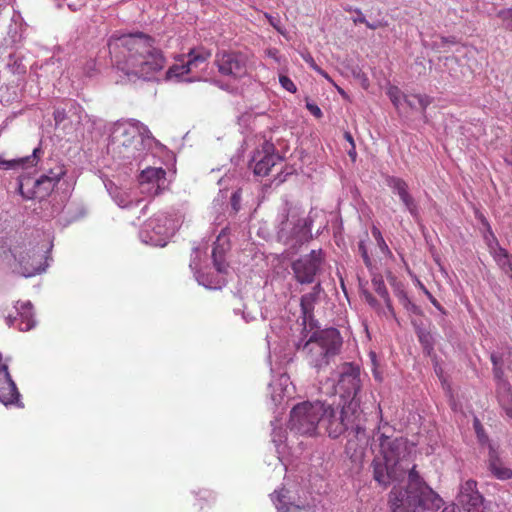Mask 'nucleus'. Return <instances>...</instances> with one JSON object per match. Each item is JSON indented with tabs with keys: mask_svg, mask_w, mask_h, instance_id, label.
<instances>
[{
	"mask_svg": "<svg viewBox=\"0 0 512 512\" xmlns=\"http://www.w3.org/2000/svg\"><path fill=\"white\" fill-rule=\"evenodd\" d=\"M115 65L127 77L154 79L166 64L162 51L154 40L144 34H126L113 38L108 43Z\"/></svg>",
	"mask_w": 512,
	"mask_h": 512,
	"instance_id": "f257e3e1",
	"label": "nucleus"
},
{
	"mask_svg": "<svg viewBox=\"0 0 512 512\" xmlns=\"http://www.w3.org/2000/svg\"><path fill=\"white\" fill-rule=\"evenodd\" d=\"M155 142L146 125L135 119L118 122L107 146L115 165L132 171L139 168Z\"/></svg>",
	"mask_w": 512,
	"mask_h": 512,
	"instance_id": "f03ea898",
	"label": "nucleus"
},
{
	"mask_svg": "<svg viewBox=\"0 0 512 512\" xmlns=\"http://www.w3.org/2000/svg\"><path fill=\"white\" fill-rule=\"evenodd\" d=\"M223 211L224 195L223 190L219 189L218 195L213 199L211 205V213L214 216L213 234L215 235V240H213L212 244L211 257L217 274L214 276L210 275V273L202 272V251L199 246L193 247L189 263V268L193 272L194 278L198 284L211 290L221 289V274L224 267V242L222 241V237L224 236V226L222 225L224 221Z\"/></svg>",
	"mask_w": 512,
	"mask_h": 512,
	"instance_id": "7ed1b4c3",
	"label": "nucleus"
},
{
	"mask_svg": "<svg viewBox=\"0 0 512 512\" xmlns=\"http://www.w3.org/2000/svg\"><path fill=\"white\" fill-rule=\"evenodd\" d=\"M359 405L360 401L353 399L337 410L324 403V415L321 420V426L332 438L351 430L353 438H349L346 444V452L351 454V457L362 454L368 441L366 431L359 423Z\"/></svg>",
	"mask_w": 512,
	"mask_h": 512,
	"instance_id": "20e7f679",
	"label": "nucleus"
},
{
	"mask_svg": "<svg viewBox=\"0 0 512 512\" xmlns=\"http://www.w3.org/2000/svg\"><path fill=\"white\" fill-rule=\"evenodd\" d=\"M381 457L373 462V475L380 485L388 486L404 478L408 466L403 463L407 455V440L403 437H390L381 434L378 437Z\"/></svg>",
	"mask_w": 512,
	"mask_h": 512,
	"instance_id": "39448f33",
	"label": "nucleus"
},
{
	"mask_svg": "<svg viewBox=\"0 0 512 512\" xmlns=\"http://www.w3.org/2000/svg\"><path fill=\"white\" fill-rule=\"evenodd\" d=\"M342 346V337L336 328L314 332L302 347L306 362L313 368L321 370L329 365Z\"/></svg>",
	"mask_w": 512,
	"mask_h": 512,
	"instance_id": "423d86ee",
	"label": "nucleus"
},
{
	"mask_svg": "<svg viewBox=\"0 0 512 512\" xmlns=\"http://www.w3.org/2000/svg\"><path fill=\"white\" fill-rule=\"evenodd\" d=\"M442 499L428 486L415 487L411 490L393 487L389 493L391 512H417L419 510H438Z\"/></svg>",
	"mask_w": 512,
	"mask_h": 512,
	"instance_id": "0eeeda50",
	"label": "nucleus"
},
{
	"mask_svg": "<svg viewBox=\"0 0 512 512\" xmlns=\"http://www.w3.org/2000/svg\"><path fill=\"white\" fill-rule=\"evenodd\" d=\"M181 225V216L174 210L160 211L149 218L139 231L141 242L164 247Z\"/></svg>",
	"mask_w": 512,
	"mask_h": 512,
	"instance_id": "6e6552de",
	"label": "nucleus"
},
{
	"mask_svg": "<svg viewBox=\"0 0 512 512\" xmlns=\"http://www.w3.org/2000/svg\"><path fill=\"white\" fill-rule=\"evenodd\" d=\"M50 247L45 241L41 245L22 243L14 246L11 253L19 266L18 272L27 278L45 271Z\"/></svg>",
	"mask_w": 512,
	"mask_h": 512,
	"instance_id": "1a4fd4ad",
	"label": "nucleus"
},
{
	"mask_svg": "<svg viewBox=\"0 0 512 512\" xmlns=\"http://www.w3.org/2000/svg\"><path fill=\"white\" fill-rule=\"evenodd\" d=\"M324 402L304 401L295 405L290 412L289 428L301 435L313 436L321 426Z\"/></svg>",
	"mask_w": 512,
	"mask_h": 512,
	"instance_id": "9d476101",
	"label": "nucleus"
},
{
	"mask_svg": "<svg viewBox=\"0 0 512 512\" xmlns=\"http://www.w3.org/2000/svg\"><path fill=\"white\" fill-rule=\"evenodd\" d=\"M321 250H312L292 263L295 279L301 284H311L323 263Z\"/></svg>",
	"mask_w": 512,
	"mask_h": 512,
	"instance_id": "9b49d317",
	"label": "nucleus"
},
{
	"mask_svg": "<svg viewBox=\"0 0 512 512\" xmlns=\"http://www.w3.org/2000/svg\"><path fill=\"white\" fill-rule=\"evenodd\" d=\"M210 56V52L202 48L190 50L188 60L185 63L173 65L167 70L166 79H176L185 82L194 81L195 79L192 78H184V75L201 70Z\"/></svg>",
	"mask_w": 512,
	"mask_h": 512,
	"instance_id": "f8f14e48",
	"label": "nucleus"
},
{
	"mask_svg": "<svg viewBox=\"0 0 512 512\" xmlns=\"http://www.w3.org/2000/svg\"><path fill=\"white\" fill-rule=\"evenodd\" d=\"M482 224L487 228V235L485 239L489 248V252L492 255L494 261L498 267L512 279V254L505 248L499 245L497 238L495 237L491 226L484 216L480 218Z\"/></svg>",
	"mask_w": 512,
	"mask_h": 512,
	"instance_id": "ddd939ff",
	"label": "nucleus"
},
{
	"mask_svg": "<svg viewBox=\"0 0 512 512\" xmlns=\"http://www.w3.org/2000/svg\"><path fill=\"white\" fill-rule=\"evenodd\" d=\"M166 172L162 168L147 167L139 175L141 193L148 196L159 195L165 185Z\"/></svg>",
	"mask_w": 512,
	"mask_h": 512,
	"instance_id": "4468645a",
	"label": "nucleus"
},
{
	"mask_svg": "<svg viewBox=\"0 0 512 512\" xmlns=\"http://www.w3.org/2000/svg\"><path fill=\"white\" fill-rule=\"evenodd\" d=\"M19 398L20 394L15 382L11 378L8 365L3 362L2 354L0 353V402L5 406L16 405L23 407Z\"/></svg>",
	"mask_w": 512,
	"mask_h": 512,
	"instance_id": "2eb2a0df",
	"label": "nucleus"
},
{
	"mask_svg": "<svg viewBox=\"0 0 512 512\" xmlns=\"http://www.w3.org/2000/svg\"><path fill=\"white\" fill-rule=\"evenodd\" d=\"M337 387L339 391H343L345 397L358 400L356 396L361 387L359 367L349 363L344 364Z\"/></svg>",
	"mask_w": 512,
	"mask_h": 512,
	"instance_id": "dca6fc26",
	"label": "nucleus"
},
{
	"mask_svg": "<svg viewBox=\"0 0 512 512\" xmlns=\"http://www.w3.org/2000/svg\"><path fill=\"white\" fill-rule=\"evenodd\" d=\"M64 167L57 166L50 169L48 174H42L34 183V191L32 195H27V198H45L54 189L56 184L65 175Z\"/></svg>",
	"mask_w": 512,
	"mask_h": 512,
	"instance_id": "f3484780",
	"label": "nucleus"
},
{
	"mask_svg": "<svg viewBox=\"0 0 512 512\" xmlns=\"http://www.w3.org/2000/svg\"><path fill=\"white\" fill-rule=\"evenodd\" d=\"M64 167L57 166L50 169L48 174H42L34 183V191L32 195H27V198H45L54 189L56 184L65 175Z\"/></svg>",
	"mask_w": 512,
	"mask_h": 512,
	"instance_id": "a211bd4d",
	"label": "nucleus"
},
{
	"mask_svg": "<svg viewBox=\"0 0 512 512\" xmlns=\"http://www.w3.org/2000/svg\"><path fill=\"white\" fill-rule=\"evenodd\" d=\"M458 502L467 512H483L480 511L483 497L477 490L476 481L470 479L460 486Z\"/></svg>",
	"mask_w": 512,
	"mask_h": 512,
	"instance_id": "6ab92c4d",
	"label": "nucleus"
},
{
	"mask_svg": "<svg viewBox=\"0 0 512 512\" xmlns=\"http://www.w3.org/2000/svg\"><path fill=\"white\" fill-rule=\"evenodd\" d=\"M15 309L16 316L8 315L5 319L8 326H14L19 331H29L35 327L36 321L30 301L21 303L20 306H15Z\"/></svg>",
	"mask_w": 512,
	"mask_h": 512,
	"instance_id": "aec40b11",
	"label": "nucleus"
},
{
	"mask_svg": "<svg viewBox=\"0 0 512 512\" xmlns=\"http://www.w3.org/2000/svg\"><path fill=\"white\" fill-rule=\"evenodd\" d=\"M387 185L392 189L394 193H396L406 209L413 217H417L418 215V206L412 197V195L408 191V184L399 177L390 176L386 180Z\"/></svg>",
	"mask_w": 512,
	"mask_h": 512,
	"instance_id": "412c9836",
	"label": "nucleus"
},
{
	"mask_svg": "<svg viewBox=\"0 0 512 512\" xmlns=\"http://www.w3.org/2000/svg\"><path fill=\"white\" fill-rule=\"evenodd\" d=\"M255 165L253 171L258 176H268L273 173L274 170L278 172L282 171L283 158L278 154L267 153L262 158H254Z\"/></svg>",
	"mask_w": 512,
	"mask_h": 512,
	"instance_id": "4be33fe9",
	"label": "nucleus"
},
{
	"mask_svg": "<svg viewBox=\"0 0 512 512\" xmlns=\"http://www.w3.org/2000/svg\"><path fill=\"white\" fill-rule=\"evenodd\" d=\"M488 469L499 480L512 479V469L505 466L497 450L489 444Z\"/></svg>",
	"mask_w": 512,
	"mask_h": 512,
	"instance_id": "5701e85b",
	"label": "nucleus"
},
{
	"mask_svg": "<svg viewBox=\"0 0 512 512\" xmlns=\"http://www.w3.org/2000/svg\"><path fill=\"white\" fill-rule=\"evenodd\" d=\"M321 291L320 283H317L311 292L304 294L300 300V307L302 313L303 324L306 325L307 322L311 321L314 316V307L319 298V293Z\"/></svg>",
	"mask_w": 512,
	"mask_h": 512,
	"instance_id": "b1692460",
	"label": "nucleus"
},
{
	"mask_svg": "<svg viewBox=\"0 0 512 512\" xmlns=\"http://www.w3.org/2000/svg\"><path fill=\"white\" fill-rule=\"evenodd\" d=\"M39 153H41V149L37 147L34 148L32 155L30 156L10 160H5L0 157V168L4 170H19L33 167L37 163Z\"/></svg>",
	"mask_w": 512,
	"mask_h": 512,
	"instance_id": "393cba45",
	"label": "nucleus"
},
{
	"mask_svg": "<svg viewBox=\"0 0 512 512\" xmlns=\"http://www.w3.org/2000/svg\"><path fill=\"white\" fill-rule=\"evenodd\" d=\"M247 72V58L241 53L226 54V75L241 78Z\"/></svg>",
	"mask_w": 512,
	"mask_h": 512,
	"instance_id": "a878e982",
	"label": "nucleus"
},
{
	"mask_svg": "<svg viewBox=\"0 0 512 512\" xmlns=\"http://www.w3.org/2000/svg\"><path fill=\"white\" fill-rule=\"evenodd\" d=\"M405 102L412 109H421L422 111L426 110V108L431 104L432 99L424 94H415L410 96H405Z\"/></svg>",
	"mask_w": 512,
	"mask_h": 512,
	"instance_id": "bb28decb",
	"label": "nucleus"
},
{
	"mask_svg": "<svg viewBox=\"0 0 512 512\" xmlns=\"http://www.w3.org/2000/svg\"><path fill=\"white\" fill-rule=\"evenodd\" d=\"M416 334L419 342L423 346L424 351L430 355L434 349V340L432 334L420 327H416Z\"/></svg>",
	"mask_w": 512,
	"mask_h": 512,
	"instance_id": "cd10ccee",
	"label": "nucleus"
},
{
	"mask_svg": "<svg viewBox=\"0 0 512 512\" xmlns=\"http://www.w3.org/2000/svg\"><path fill=\"white\" fill-rule=\"evenodd\" d=\"M396 296L400 302V304L410 313L421 315L422 310L419 306H417L415 303H413L410 298L408 297L405 290H397Z\"/></svg>",
	"mask_w": 512,
	"mask_h": 512,
	"instance_id": "c85d7f7f",
	"label": "nucleus"
},
{
	"mask_svg": "<svg viewBox=\"0 0 512 512\" xmlns=\"http://www.w3.org/2000/svg\"><path fill=\"white\" fill-rule=\"evenodd\" d=\"M112 197H113L115 203L121 208H129V207L133 206L134 204L135 205L138 204V201L134 202L133 199L131 198V195L128 192L123 191V190L116 189L112 193Z\"/></svg>",
	"mask_w": 512,
	"mask_h": 512,
	"instance_id": "c756f323",
	"label": "nucleus"
},
{
	"mask_svg": "<svg viewBox=\"0 0 512 512\" xmlns=\"http://www.w3.org/2000/svg\"><path fill=\"white\" fill-rule=\"evenodd\" d=\"M375 291L377 292V294L384 299L385 301V304L389 310V312L391 313V315L393 317H395V311H394V308L392 306V303H391V299L389 297V293L387 291V288L384 284L383 281H379V282H376L375 283Z\"/></svg>",
	"mask_w": 512,
	"mask_h": 512,
	"instance_id": "7c9ffc66",
	"label": "nucleus"
},
{
	"mask_svg": "<svg viewBox=\"0 0 512 512\" xmlns=\"http://www.w3.org/2000/svg\"><path fill=\"white\" fill-rule=\"evenodd\" d=\"M498 400L501 405V407H504V403H511L512 402V390L511 387L506 383L502 382L500 383L498 387Z\"/></svg>",
	"mask_w": 512,
	"mask_h": 512,
	"instance_id": "2f4dec72",
	"label": "nucleus"
},
{
	"mask_svg": "<svg viewBox=\"0 0 512 512\" xmlns=\"http://www.w3.org/2000/svg\"><path fill=\"white\" fill-rule=\"evenodd\" d=\"M498 400L501 405V407H504V403H511L512 402V390L511 387L506 383L502 382L500 383L498 387Z\"/></svg>",
	"mask_w": 512,
	"mask_h": 512,
	"instance_id": "473e14b6",
	"label": "nucleus"
},
{
	"mask_svg": "<svg viewBox=\"0 0 512 512\" xmlns=\"http://www.w3.org/2000/svg\"><path fill=\"white\" fill-rule=\"evenodd\" d=\"M371 233H372L373 237L375 238L377 245H378L379 249L381 250V252L384 254H391L390 249H389L388 245L386 244L381 231L377 227L373 226L371 229Z\"/></svg>",
	"mask_w": 512,
	"mask_h": 512,
	"instance_id": "72a5a7b5",
	"label": "nucleus"
},
{
	"mask_svg": "<svg viewBox=\"0 0 512 512\" xmlns=\"http://www.w3.org/2000/svg\"><path fill=\"white\" fill-rule=\"evenodd\" d=\"M302 58L303 60L314 70L316 71L318 74H320L321 76H323L325 79H327L328 81L332 82V79L330 78V76L327 74V72H325L323 69H321L315 62L314 58L311 56L310 53H305V54H302Z\"/></svg>",
	"mask_w": 512,
	"mask_h": 512,
	"instance_id": "f704fd0d",
	"label": "nucleus"
},
{
	"mask_svg": "<svg viewBox=\"0 0 512 512\" xmlns=\"http://www.w3.org/2000/svg\"><path fill=\"white\" fill-rule=\"evenodd\" d=\"M473 427L479 442L482 444L487 443L489 441L488 435L486 434L485 429L478 418L474 419Z\"/></svg>",
	"mask_w": 512,
	"mask_h": 512,
	"instance_id": "c9c22d12",
	"label": "nucleus"
},
{
	"mask_svg": "<svg viewBox=\"0 0 512 512\" xmlns=\"http://www.w3.org/2000/svg\"><path fill=\"white\" fill-rule=\"evenodd\" d=\"M412 486H415V487L427 486L424 482H422L420 480V477L415 470V466H413L411 468V470L409 471V483H408L406 489L411 490Z\"/></svg>",
	"mask_w": 512,
	"mask_h": 512,
	"instance_id": "e433bc0d",
	"label": "nucleus"
},
{
	"mask_svg": "<svg viewBox=\"0 0 512 512\" xmlns=\"http://www.w3.org/2000/svg\"><path fill=\"white\" fill-rule=\"evenodd\" d=\"M387 95H388L389 99L391 100V102L393 103V105L396 108H398V106L400 104V99L402 96L401 90L397 86H390L387 89Z\"/></svg>",
	"mask_w": 512,
	"mask_h": 512,
	"instance_id": "4c0bfd02",
	"label": "nucleus"
},
{
	"mask_svg": "<svg viewBox=\"0 0 512 512\" xmlns=\"http://www.w3.org/2000/svg\"><path fill=\"white\" fill-rule=\"evenodd\" d=\"M279 82L281 84V86L291 92V93H295L297 91V87L296 85L294 84V82L286 75H280L279 76Z\"/></svg>",
	"mask_w": 512,
	"mask_h": 512,
	"instance_id": "58836bf2",
	"label": "nucleus"
},
{
	"mask_svg": "<svg viewBox=\"0 0 512 512\" xmlns=\"http://www.w3.org/2000/svg\"><path fill=\"white\" fill-rule=\"evenodd\" d=\"M498 17L503 21L506 28L512 30V8L499 11Z\"/></svg>",
	"mask_w": 512,
	"mask_h": 512,
	"instance_id": "ea45409f",
	"label": "nucleus"
},
{
	"mask_svg": "<svg viewBox=\"0 0 512 512\" xmlns=\"http://www.w3.org/2000/svg\"><path fill=\"white\" fill-rule=\"evenodd\" d=\"M358 250L363 258L365 265L369 268L372 266L371 258L368 255V251L364 241H360L358 244Z\"/></svg>",
	"mask_w": 512,
	"mask_h": 512,
	"instance_id": "a19ab883",
	"label": "nucleus"
},
{
	"mask_svg": "<svg viewBox=\"0 0 512 512\" xmlns=\"http://www.w3.org/2000/svg\"><path fill=\"white\" fill-rule=\"evenodd\" d=\"M240 202H241V191L237 190L231 195L230 204L234 213H237L240 210Z\"/></svg>",
	"mask_w": 512,
	"mask_h": 512,
	"instance_id": "79ce46f5",
	"label": "nucleus"
},
{
	"mask_svg": "<svg viewBox=\"0 0 512 512\" xmlns=\"http://www.w3.org/2000/svg\"><path fill=\"white\" fill-rule=\"evenodd\" d=\"M306 108L316 118H321L323 116V113H322L321 109L316 104H314V103H311V102L307 101L306 102Z\"/></svg>",
	"mask_w": 512,
	"mask_h": 512,
	"instance_id": "37998d69",
	"label": "nucleus"
},
{
	"mask_svg": "<svg viewBox=\"0 0 512 512\" xmlns=\"http://www.w3.org/2000/svg\"><path fill=\"white\" fill-rule=\"evenodd\" d=\"M425 295L427 296L429 301L432 303V305L438 311H440L442 314H446V310L444 309V307L438 302V300L429 291H425Z\"/></svg>",
	"mask_w": 512,
	"mask_h": 512,
	"instance_id": "c03bdc74",
	"label": "nucleus"
},
{
	"mask_svg": "<svg viewBox=\"0 0 512 512\" xmlns=\"http://www.w3.org/2000/svg\"><path fill=\"white\" fill-rule=\"evenodd\" d=\"M264 15L268 19L270 25H272L279 33H283L280 27V19L278 17H274L268 13H265Z\"/></svg>",
	"mask_w": 512,
	"mask_h": 512,
	"instance_id": "a18cd8bd",
	"label": "nucleus"
},
{
	"mask_svg": "<svg viewBox=\"0 0 512 512\" xmlns=\"http://www.w3.org/2000/svg\"><path fill=\"white\" fill-rule=\"evenodd\" d=\"M53 115L56 124L62 123L67 118L65 110L60 108L55 109Z\"/></svg>",
	"mask_w": 512,
	"mask_h": 512,
	"instance_id": "49530a36",
	"label": "nucleus"
},
{
	"mask_svg": "<svg viewBox=\"0 0 512 512\" xmlns=\"http://www.w3.org/2000/svg\"><path fill=\"white\" fill-rule=\"evenodd\" d=\"M266 55L268 57L272 58L273 60H275L276 62L280 61V59H279V51L276 48L267 49L266 50Z\"/></svg>",
	"mask_w": 512,
	"mask_h": 512,
	"instance_id": "de8ad7c7",
	"label": "nucleus"
},
{
	"mask_svg": "<svg viewBox=\"0 0 512 512\" xmlns=\"http://www.w3.org/2000/svg\"><path fill=\"white\" fill-rule=\"evenodd\" d=\"M491 360H492L493 365H494L495 377L498 378V379H501V377H502V370L497 367V357L495 355H492L491 356Z\"/></svg>",
	"mask_w": 512,
	"mask_h": 512,
	"instance_id": "09e8293b",
	"label": "nucleus"
},
{
	"mask_svg": "<svg viewBox=\"0 0 512 512\" xmlns=\"http://www.w3.org/2000/svg\"><path fill=\"white\" fill-rule=\"evenodd\" d=\"M355 12L358 14V17L355 18L353 21L355 24L357 23H361V24H367V20L365 18V16L362 14L361 10L360 9H356Z\"/></svg>",
	"mask_w": 512,
	"mask_h": 512,
	"instance_id": "8fccbe9b",
	"label": "nucleus"
},
{
	"mask_svg": "<svg viewBox=\"0 0 512 512\" xmlns=\"http://www.w3.org/2000/svg\"><path fill=\"white\" fill-rule=\"evenodd\" d=\"M412 278L415 286L418 287L424 294L425 291H429L417 276L413 275Z\"/></svg>",
	"mask_w": 512,
	"mask_h": 512,
	"instance_id": "3c124183",
	"label": "nucleus"
},
{
	"mask_svg": "<svg viewBox=\"0 0 512 512\" xmlns=\"http://www.w3.org/2000/svg\"><path fill=\"white\" fill-rule=\"evenodd\" d=\"M440 41H441V44H439L438 47H442L446 44H456L455 37H449V38L440 37Z\"/></svg>",
	"mask_w": 512,
	"mask_h": 512,
	"instance_id": "603ef678",
	"label": "nucleus"
},
{
	"mask_svg": "<svg viewBox=\"0 0 512 512\" xmlns=\"http://www.w3.org/2000/svg\"><path fill=\"white\" fill-rule=\"evenodd\" d=\"M347 152H348V155L351 158L352 162H355L356 158H357L356 146L351 145L350 149Z\"/></svg>",
	"mask_w": 512,
	"mask_h": 512,
	"instance_id": "864d4df0",
	"label": "nucleus"
},
{
	"mask_svg": "<svg viewBox=\"0 0 512 512\" xmlns=\"http://www.w3.org/2000/svg\"><path fill=\"white\" fill-rule=\"evenodd\" d=\"M504 411L506 412V415L510 418H512V402L511 403H504V407H502Z\"/></svg>",
	"mask_w": 512,
	"mask_h": 512,
	"instance_id": "5fc2aeb1",
	"label": "nucleus"
},
{
	"mask_svg": "<svg viewBox=\"0 0 512 512\" xmlns=\"http://www.w3.org/2000/svg\"><path fill=\"white\" fill-rule=\"evenodd\" d=\"M344 138H345V140H346L347 142H349L350 146H351V145H355V142H354L353 136L351 135V133H350V132H347V131H346V132L344 133Z\"/></svg>",
	"mask_w": 512,
	"mask_h": 512,
	"instance_id": "6e6d98bb",
	"label": "nucleus"
},
{
	"mask_svg": "<svg viewBox=\"0 0 512 512\" xmlns=\"http://www.w3.org/2000/svg\"><path fill=\"white\" fill-rule=\"evenodd\" d=\"M281 496H282V494H281V493H277V494H276V493L274 492V493L272 494V500H273V502L275 503V498H277V501H278L279 503H281V502H282V500H281Z\"/></svg>",
	"mask_w": 512,
	"mask_h": 512,
	"instance_id": "4d7b16f0",
	"label": "nucleus"
},
{
	"mask_svg": "<svg viewBox=\"0 0 512 512\" xmlns=\"http://www.w3.org/2000/svg\"><path fill=\"white\" fill-rule=\"evenodd\" d=\"M366 26L369 28V29H372V30H375L378 28V24H374V23H370V22H367Z\"/></svg>",
	"mask_w": 512,
	"mask_h": 512,
	"instance_id": "13d9d810",
	"label": "nucleus"
},
{
	"mask_svg": "<svg viewBox=\"0 0 512 512\" xmlns=\"http://www.w3.org/2000/svg\"><path fill=\"white\" fill-rule=\"evenodd\" d=\"M367 301H368L371 305H374V303H375V299H374L371 295H368V296H367Z\"/></svg>",
	"mask_w": 512,
	"mask_h": 512,
	"instance_id": "bf43d9fd",
	"label": "nucleus"
},
{
	"mask_svg": "<svg viewBox=\"0 0 512 512\" xmlns=\"http://www.w3.org/2000/svg\"><path fill=\"white\" fill-rule=\"evenodd\" d=\"M217 64H218L219 71L222 73L224 71V65L221 64L219 61H217Z\"/></svg>",
	"mask_w": 512,
	"mask_h": 512,
	"instance_id": "052dcab7",
	"label": "nucleus"
},
{
	"mask_svg": "<svg viewBox=\"0 0 512 512\" xmlns=\"http://www.w3.org/2000/svg\"><path fill=\"white\" fill-rule=\"evenodd\" d=\"M277 508H278V510H280L281 512H287V510H288V509H287V508H285L284 506H280V505H278V504H277Z\"/></svg>",
	"mask_w": 512,
	"mask_h": 512,
	"instance_id": "680f3d73",
	"label": "nucleus"
},
{
	"mask_svg": "<svg viewBox=\"0 0 512 512\" xmlns=\"http://www.w3.org/2000/svg\"><path fill=\"white\" fill-rule=\"evenodd\" d=\"M337 90H338V92H339L341 95H343V96L345 95V92H344V90H343L342 88H340V87H338V86H337Z\"/></svg>",
	"mask_w": 512,
	"mask_h": 512,
	"instance_id": "e2e57ef3",
	"label": "nucleus"
},
{
	"mask_svg": "<svg viewBox=\"0 0 512 512\" xmlns=\"http://www.w3.org/2000/svg\"><path fill=\"white\" fill-rule=\"evenodd\" d=\"M22 189H23V184L21 183V184H20V191H21L22 195H24V192H23V190H22Z\"/></svg>",
	"mask_w": 512,
	"mask_h": 512,
	"instance_id": "0e129e2a",
	"label": "nucleus"
},
{
	"mask_svg": "<svg viewBox=\"0 0 512 512\" xmlns=\"http://www.w3.org/2000/svg\"><path fill=\"white\" fill-rule=\"evenodd\" d=\"M217 84L219 85V87H220L221 89H223V85H222L220 82H217Z\"/></svg>",
	"mask_w": 512,
	"mask_h": 512,
	"instance_id": "69168bd1",
	"label": "nucleus"
},
{
	"mask_svg": "<svg viewBox=\"0 0 512 512\" xmlns=\"http://www.w3.org/2000/svg\"><path fill=\"white\" fill-rule=\"evenodd\" d=\"M222 179H223L222 177H221V178H219V180H218V184H220V183L222 182Z\"/></svg>",
	"mask_w": 512,
	"mask_h": 512,
	"instance_id": "338daca9",
	"label": "nucleus"
}]
</instances>
